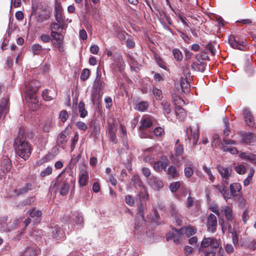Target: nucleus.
<instances>
[{"mask_svg": "<svg viewBox=\"0 0 256 256\" xmlns=\"http://www.w3.org/2000/svg\"><path fill=\"white\" fill-rule=\"evenodd\" d=\"M52 168L50 166H48L46 168L40 172V176L42 178H44L52 174Z\"/></svg>", "mask_w": 256, "mask_h": 256, "instance_id": "nucleus-46", "label": "nucleus"}, {"mask_svg": "<svg viewBox=\"0 0 256 256\" xmlns=\"http://www.w3.org/2000/svg\"><path fill=\"white\" fill-rule=\"evenodd\" d=\"M194 164L190 161H186L184 163V174L187 178H190L194 174Z\"/></svg>", "mask_w": 256, "mask_h": 256, "instance_id": "nucleus-21", "label": "nucleus"}, {"mask_svg": "<svg viewBox=\"0 0 256 256\" xmlns=\"http://www.w3.org/2000/svg\"><path fill=\"white\" fill-rule=\"evenodd\" d=\"M220 243V240H218L215 238H205L201 242V246L207 248L210 246L212 249H218L219 247Z\"/></svg>", "mask_w": 256, "mask_h": 256, "instance_id": "nucleus-10", "label": "nucleus"}, {"mask_svg": "<svg viewBox=\"0 0 256 256\" xmlns=\"http://www.w3.org/2000/svg\"><path fill=\"white\" fill-rule=\"evenodd\" d=\"M170 212L172 214V216L175 219L177 224L179 226H181L182 224V222L180 219V214L178 212L176 206L174 204H170Z\"/></svg>", "mask_w": 256, "mask_h": 256, "instance_id": "nucleus-20", "label": "nucleus"}, {"mask_svg": "<svg viewBox=\"0 0 256 256\" xmlns=\"http://www.w3.org/2000/svg\"><path fill=\"white\" fill-rule=\"evenodd\" d=\"M53 125V122L52 120H46L44 124V130L46 132H49L51 128H52Z\"/></svg>", "mask_w": 256, "mask_h": 256, "instance_id": "nucleus-44", "label": "nucleus"}, {"mask_svg": "<svg viewBox=\"0 0 256 256\" xmlns=\"http://www.w3.org/2000/svg\"><path fill=\"white\" fill-rule=\"evenodd\" d=\"M54 156L50 153H48L46 156H45L44 158H42L40 161L42 163H44L46 162H48L54 158Z\"/></svg>", "mask_w": 256, "mask_h": 256, "instance_id": "nucleus-57", "label": "nucleus"}, {"mask_svg": "<svg viewBox=\"0 0 256 256\" xmlns=\"http://www.w3.org/2000/svg\"><path fill=\"white\" fill-rule=\"evenodd\" d=\"M168 165V160L166 156H162L160 157V160L155 162L153 164L154 169L157 172H160L164 170L166 172V168Z\"/></svg>", "mask_w": 256, "mask_h": 256, "instance_id": "nucleus-8", "label": "nucleus"}, {"mask_svg": "<svg viewBox=\"0 0 256 256\" xmlns=\"http://www.w3.org/2000/svg\"><path fill=\"white\" fill-rule=\"evenodd\" d=\"M206 48L208 50H209L210 52L212 54V55H215L216 52V49L214 48V46L211 43L207 44L206 46Z\"/></svg>", "mask_w": 256, "mask_h": 256, "instance_id": "nucleus-58", "label": "nucleus"}, {"mask_svg": "<svg viewBox=\"0 0 256 256\" xmlns=\"http://www.w3.org/2000/svg\"><path fill=\"white\" fill-rule=\"evenodd\" d=\"M38 90V88H33L30 90H28L26 92V102L30 109L34 111L38 107V101L37 100L36 92Z\"/></svg>", "mask_w": 256, "mask_h": 256, "instance_id": "nucleus-3", "label": "nucleus"}, {"mask_svg": "<svg viewBox=\"0 0 256 256\" xmlns=\"http://www.w3.org/2000/svg\"><path fill=\"white\" fill-rule=\"evenodd\" d=\"M149 104L146 102H142L136 104L135 109L140 112L145 111L148 107Z\"/></svg>", "mask_w": 256, "mask_h": 256, "instance_id": "nucleus-36", "label": "nucleus"}, {"mask_svg": "<svg viewBox=\"0 0 256 256\" xmlns=\"http://www.w3.org/2000/svg\"><path fill=\"white\" fill-rule=\"evenodd\" d=\"M186 134L190 140H192V144L196 146L200 136L198 129L193 130L191 126H189L186 130Z\"/></svg>", "mask_w": 256, "mask_h": 256, "instance_id": "nucleus-12", "label": "nucleus"}, {"mask_svg": "<svg viewBox=\"0 0 256 256\" xmlns=\"http://www.w3.org/2000/svg\"><path fill=\"white\" fill-rule=\"evenodd\" d=\"M202 168L208 174V175L209 176V180L213 182L214 181L215 178L213 176L210 168H208L206 166H203Z\"/></svg>", "mask_w": 256, "mask_h": 256, "instance_id": "nucleus-47", "label": "nucleus"}, {"mask_svg": "<svg viewBox=\"0 0 256 256\" xmlns=\"http://www.w3.org/2000/svg\"><path fill=\"white\" fill-rule=\"evenodd\" d=\"M228 232L232 234V241L234 245L236 246L238 244V234H236V231L232 230L230 224H228Z\"/></svg>", "mask_w": 256, "mask_h": 256, "instance_id": "nucleus-35", "label": "nucleus"}, {"mask_svg": "<svg viewBox=\"0 0 256 256\" xmlns=\"http://www.w3.org/2000/svg\"><path fill=\"white\" fill-rule=\"evenodd\" d=\"M242 186L239 183H233L230 185V188L232 195L237 196L238 192L241 190Z\"/></svg>", "mask_w": 256, "mask_h": 256, "instance_id": "nucleus-30", "label": "nucleus"}, {"mask_svg": "<svg viewBox=\"0 0 256 256\" xmlns=\"http://www.w3.org/2000/svg\"><path fill=\"white\" fill-rule=\"evenodd\" d=\"M50 29L51 30L50 34H60V30H62L64 29V24L63 22H58L56 21L51 23L50 26Z\"/></svg>", "mask_w": 256, "mask_h": 256, "instance_id": "nucleus-18", "label": "nucleus"}, {"mask_svg": "<svg viewBox=\"0 0 256 256\" xmlns=\"http://www.w3.org/2000/svg\"><path fill=\"white\" fill-rule=\"evenodd\" d=\"M85 104L83 102H80L78 104V111L80 113V116L82 118H85L88 115V112L85 109Z\"/></svg>", "mask_w": 256, "mask_h": 256, "instance_id": "nucleus-33", "label": "nucleus"}, {"mask_svg": "<svg viewBox=\"0 0 256 256\" xmlns=\"http://www.w3.org/2000/svg\"><path fill=\"white\" fill-rule=\"evenodd\" d=\"M52 236L56 240H58L63 237L64 234L60 228L56 226L52 228Z\"/></svg>", "mask_w": 256, "mask_h": 256, "instance_id": "nucleus-32", "label": "nucleus"}, {"mask_svg": "<svg viewBox=\"0 0 256 256\" xmlns=\"http://www.w3.org/2000/svg\"><path fill=\"white\" fill-rule=\"evenodd\" d=\"M132 184L136 188H142L144 186L142 184V182H141L140 177L138 176L135 175L133 176L132 178Z\"/></svg>", "mask_w": 256, "mask_h": 256, "instance_id": "nucleus-37", "label": "nucleus"}, {"mask_svg": "<svg viewBox=\"0 0 256 256\" xmlns=\"http://www.w3.org/2000/svg\"><path fill=\"white\" fill-rule=\"evenodd\" d=\"M182 228L184 230L183 232H184L188 237L194 235L196 232V230L192 226H188L186 228Z\"/></svg>", "mask_w": 256, "mask_h": 256, "instance_id": "nucleus-43", "label": "nucleus"}, {"mask_svg": "<svg viewBox=\"0 0 256 256\" xmlns=\"http://www.w3.org/2000/svg\"><path fill=\"white\" fill-rule=\"evenodd\" d=\"M125 202L127 204L132 206L134 203V200L133 196L130 195H127L125 196Z\"/></svg>", "mask_w": 256, "mask_h": 256, "instance_id": "nucleus-54", "label": "nucleus"}, {"mask_svg": "<svg viewBox=\"0 0 256 256\" xmlns=\"http://www.w3.org/2000/svg\"><path fill=\"white\" fill-rule=\"evenodd\" d=\"M216 169L222 178V184H228L229 179L232 170L230 167H224L220 165H218Z\"/></svg>", "mask_w": 256, "mask_h": 256, "instance_id": "nucleus-5", "label": "nucleus"}, {"mask_svg": "<svg viewBox=\"0 0 256 256\" xmlns=\"http://www.w3.org/2000/svg\"><path fill=\"white\" fill-rule=\"evenodd\" d=\"M81 158V154H78L76 156H73L70 162L69 165L70 168H73L74 166L78 162Z\"/></svg>", "mask_w": 256, "mask_h": 256, "instance_id": "nucleus-45", "label": "nucleus"}, {"mask_svg": "<svg viewBox=\"0 0 256 256\" xmlns=\"http://www.w3.org/2000/svg\"><path fill=\"white\" fill-rule=\"evenodd\" d=\"M228 42L230 46L234 48L243 50L246 46V43L243 41H238L236 37L230 36L228 38Z\"/></svg>", "mask_w": 256, "mask_h": 256, "instance_id": "nucleus-14", "label": "nucleus"}, {"mask_svg": "<svg viewBox=\"0 0 256 256\" xmlns=\"http://www.w3.org/2000/svg\"><path fill=\"white\" fill-rule=\"evenodd\" d=\"M242 142L248 144L252 145L256 142V135L252 133L246 134L243 136Z\"/></svg>", "mask_w": 256, "mask_h": 256, "instance_id": "nucleus-25", "label": "nucleus"}, {"mask_svg": "<svg viewBox=\"0 0 256 256\" xmlns=\"http://www.w3.org/2000/svg\"><path fill=\"white\" fill-rule=\"evenodd\" d=\"M59 117L62 122H64L69 117V114L66 110H63L60 112Z\"/></svg>", "mask_w": 256, "mask_h": 256, "instance_id": "nucleus-50", "label": "nucleus"}, {"mask_svg": "<svg viewBox=\"0 0 256 256\" xmlns=\"http://www.w3.org/2000/svg\"><path fill=\"white\" fill-rule=\"evenodd\" d=\"M174 56L176 60L181 61L182 59V54L181 51L178 48H174L172 50Z\"/></svg>", "mask_w": 256, "mask_h": 256, "instance_id": "nucleus-41", "label": "nucleus"}, {"mask_svg": "<svg viewBox=\"0 0 256 256\" xmlns=\"http://www.w3.org/2000/svg\"><path fill=\"white\" fill-rule=\"evenodd\" d=\"M206 226L209 232L214 233L216 231L217 220L216 216L214 214H210L208 216Z\"/></svg>", "mask_w": 256, "mask_h": 256, "instance_id": "nucleus-13", "label": "nucleus"}, {"mask_svg": "<svg viewBox=\"0 0 256 256\" xmlns=\"http://www.w3.org/2000/svg\"><path fill=\"white\" fill-rule=\"evenodd\" d=\"M90 76V70L88 69H84L82 70L81 75L80 79L82 80H86L88 79Z\"/></svg>", "mask_w": 256, "mask_h": 256, "instance_id": "nucleus-53", "label": "nucleus"}, {"mask_svg": "<svg viewBox=\"0 0 256 256\" xmlns=\"http://www.w3.org/2000/svg\"><path fill=\"white\" fill-rule=\"evenodd\" d=\"M140 188V192L138 194L139 196L143 199H148L149 198V194L146 186H144L142 188Z\"/></svg>", "mask_w": 256, "mask_h": 256, "instance_id": "nucleus-38", "label": "nucleus"}, {"mask_svg": "<svg viewBox=\"0 0 256 256\" xmlns=\"http://www.w3.org/2000/svg\"><path fill=\"white\" fill-rule=\"evenodd\" d=\"M67 132L66 130L62 131L58 136L57 138L56 144L64 148V145L66 142V138L67 136Z\"/></svg>", "mask_w": 256, "mask_h": 256, "instance_id": "nucleus-26", "label": "nucleus"}, {"mask_svg": "<svg viewBox=\"0 0 256 256\" xmlns=\"http://www.w3.org/2000/svg\"><path fill=\"white\" fill-rule=\"evenodd\" d=\"M76 126L80 130H86L88 128V126L86 125V124L81 121H78L76 122Z\"/></svg>", "mask_w": 256, "mask_h": 256, "instance_id": "nucleus-59", "label": "nucleus"}, {"mask_svg": "<svg viewBox=\"0 0 256 256\" xmlns=\"http://www.w3.org/2000/svg\"><path fill=\"white\" fill-rule=\"evenodd\" d=\"M42 96L44 100L50 101L56 97V93L54 90L46 89L43 91Z\"/></svg>", "mask_w": 256, "mask_h": 256, "instance_id": "nucleus-28", "label": "nucleus"}, {"mask_svg": "<svg viewBox=\"0 0 256 256\" xmlns=\"http://www.w3.org/2000/svg\"><path fill=\"white\" fill-rule=\"evenodd\" d=\"M167 172L172 178H175L178 175L176 169L174 166H170L168 169Z\"/></svg>", "mask_w": 256, "mask_h": 256, "instance_id": "nucleus-49", "label": "nucleus"}, {"mask_svg": "<svg viewBox=\"0 0 256 256\" xmlns=\"http://www.w3.org/2000/svg\"><path fill=\"white\" fill-rule=\"evenodd\" d=\"M161 106L165 114H170L172 108L170 102L166 101H162Z\"/></svg>", "mask_w": 256, "mask_h": 256, "instance_id": "nucleus-34", "label": "nucleus"}, {"mask_svg": "<svg viewBox=\"0 0 256 256\" xmlns=\"http://www.w3.org/2000/svg\"><path fill=\"white\" fill-rule=\"evenodd\" d=\"M75 222L78 224H81L83 223V218L78 212L75 214Z\"/></svg>", "mask_w": 256, "mask_h": 256, "instance_id": "nucleus-61", "label": "nucleus"}, {"mask_svg": "<svg viewBox=\"0 0 256 256\" xmlns=\"http://www.w3.org/2000/svg\"><path fill=\"white\" fill-rule=\"evenodd\" d=\"M228 184H222L220 185H213L212 186L218 190L222 195L224 199L226 201L228 199L230 198L229 196L228 189L226 186Z\"/></svg>", "mask_w": 256, "mask_h": 256, "instance_id": "nucleus-17", "label": "nucleus"}, {"mask_svg": "<svg viewBox=\"0 0 256 256\" xmlns=\"http://www.w3.org/2000/svg\"><path fill=\"white\" fill-rule=\"evenodd\" d=\"M243 114L244 117V121L246 124L250 127L254 126L255 124L254 118L252 112L249 110L247 108L244 110Z\"/></svg>", "mask_w": 256, "mask_h": 256, "instance_id": "nucleus-16", "label": "nucleus"}, {"mask_svg": "<svg viewBox=\"0 0 256 256\" xmlns=\"http://www.w3.org/2000/svg\"><path fill=\"white\" fill-rule=\"evenodd\" d=\"M129 58L130 59V64L131 68H138V63L137 61L133 57L129 56Z\"/></svg>", "mask_w": 256, "mask_h": 256, "instance_id": "nucleus-64", "label": "nucleus"}, {"mask_svg": "<svg viewBox=\"0 0 256 256\" xmlns=\"http://www.w3.org/2000/svg\"><path fill=\"white\" fill-rule=\"evenodd\" d=\"M26 214L30 218H40L42 215V212L40 210H36L34 207L30 208L27 211Z\"/></svg>", "mask_w": 256, "mask_h": 256, "instance_id": "nucleus-31", "label": "nucleus"}, {"mask_svg": "<svg viewBox=\"0 0 256 256\" xmlns=\"http://www.w3.org/2000/svg\"><path fill=\"white\" fill-rule=\"evenodd\" d=\"M8 219L6 216H4L0 218V232H9L15 228L20 223V220L18 219L11 220L8 224L6 221Z\"/></svg>", "mask_w": 256, "mask_h": 256, "instance_id": "nucleus-4", "label": "nucleus"}, {"mask_svg": "<svg viewBox=\"0 0 256 256\" xmlns=\"http://www.w3.org/2000/svg\"><path fill=\"white\" fill-rule=\"evenodd\" d=\"M75 179L71 174L66 175L64 178L59 182L58 180L55 184H58V186L60 188V194L62 196H66L68 192L70 186V184H74Z\"/></svg>", "mask_w": 256, "mask_h": 256, "instance_id": "nucleus-2", "label": "nucleus"}, {"mask_svg": "<svg viewBox=\"0 0 256 256\" xmlns=\"http://www.w3.org/2000/svg\"><path fill=\"white\" fill-rule=\"evenodd\" d=\"M15 150L16 154L24 159L27 160L32 152V148L30 144L26 141V138L23 134L19 132L14 140Z\"/></svg>", "mask_w": 256, "mask_h": 256, "instance_id": "nucleus-1", "label": "nucleus"}, {"mask_svg": "<svg viewBox=\"0 0 256 256\" xmlns=\"http://www.w3.org/2000/svg\"><path fill=\"white\" fill-rule=\"evenodd\" d=\"M152 92L154 95L156 97V98L160 99L162 98V90L156 88H154L152 90Z\"/></svg>", "mask_w": 256, "mask_h": 256, "instance_id": "nucleus-56", "label": "nucleus"}, {"mask_svg": "<svg viewBox=\"0 0 256 256\" xmlns=\"http://www.w3.org/2000/svg\"><path fill=\"white\" fill-rule=\"evenodd\" d=\"M54 12L56 20L58 22H63L64 18L62 17V8L60 4H56L54 8Z\"/></svg>", "mask_w": 256, "mask_h": 256, "instance_id": "nucleus-22", "label": "nucleus"}, {"mask_svg": "<svg viewBox=\"0 0 256 256\" xmlns=\"http://www.w3.org/2000/svg\"><path fill=\"white\" fill-rule=\"evenodd\" d=\"M89 178L88 172L85 169H82L79 173L78 184L80 186H86Z\"/></svg>", "mask_w": 256, "mask_h": 256, "instance_id": "nucleus-15", "label": "nucleus"}, {"mask_svg": "<svg viewBox=\"0 0 256 256\" xmlns=\"http://www.w3.org/2000/svg\"><path fill=\"white\" fill-rule=\"evenodd\" d=\"M174 112L177 118L180 120H184L186 116L184 110L180 106H177L175 108Z\"/></svg>", "mask_w": 256, "mask_h": 256, "instance_id": "nucleus-27", "label": "nucleus"}, {"mask_svg": "<svg viewBox=\"0 0 256 256\" xmlns=\"http://www.w3.org/2000/svg\"><path fill=\"white\" fill-rule=\"evenodd\" d=\"M42 50V46L38 44H33L31 48V50L34 54H39Z\"/></svg>", "mask_w": 256, "mask_h": 256, "instance_id": "nucleus-40", "label": "nucleus"}, {"mask_svg": "<svg viewBox=\"0 0 256 256\" xmlns=\"http://www.w3.org/2000/svg\"><path fill=\"white\" fill-rule=\"evenodd\" d=\"M106 107V108L110 109L112 106V99L110 96H106L104 98Z\"/></svg>", "mask_w": 256, "mask_h": 256, "instance_id": "nucleus-60", "label": "nucleus"}, {"mask_svg": "<svg viewBox=\"0 0 256 256\" xmlns=\"http://www.w3.org/2000/svg\"><path fill=\"white\" fill-rule=\"evenodd\" d=\"M180 84L184 92L188 91L190 86L188 82L186 79L182 78L180 80Z\"/></svg>", "mask_w": 256, "mask_h": 256, "instance_id": "nucleus-42", "label": "nucleus"}, {"mask_svg": "<svg viewBox=\"0 0 256 256\" xmlns=\"http://www.w3.org/2000/svg\"><path fill=\"white\" fill-rule=\"evenodd\" d=\"M32 190V184L31 183H26L22 188L14 190L16 196H20Z\"/></svg>", "mask_w": 256, "mask_h": 256, "instance_id": "nucleus-24", "label": "nucleus"}, {"mask_svg": "<svg viewBox=\"0 0 256 256\" xmlns=\"http://www.w3.org/2000/svg\"><path fill=\"white\" fill-rule=\"evenodd\" d=\"M176 156H181L184 152V148L182 145L179 144L175 148Z\"/></svg>", "mask_w": 256, "mask_h": 256, "instance_id": "nucleus-63", "label": "nucleus"}, {"mask_svg": "<svg viewBox=\"0 0 256 256\" xmlns=\"http://www.w3.org/2000/svg\"><path fill=\"white\" fill-rule=\"evenodd\" d=\"M1 170L4 172H10L12 168V163L10 159L6 156H3L2 158Z\"/></svg>", "mask_w": 256, "mask_h": 256, "instance_id": "nucleus-19", "label": "nucleus"}, {"mask_svg": "<svg viewBox=\"0 0 256 256\" xmlns=\"http://www.w3.org/2000/svg\"><path fill=\"white\" fill-rule=\"evenodd\" d=\"M236 171L240 174H243L245 172L244 166L242 165H238L235 167Z\"/></svg>", "mask_w": 256, "mask_h": 256, "instance_id": "nucleus-62", "label": "nucleus"}, {"mask_svg": "<svg viewBox=\"0 0 256 256\" xmlns=\"http://www.w3.org/2000/svg\"><path fill=\"white\" fill-rule=\"evenodd\" d=\"M38 249L36 246L27 248L23 252L22 256H36Z\"/></svg>", "mask_w": 256, "mask_h": 256, "instance_id": "nucleus-29", "label": "nucleus"}, {"mask_svg": "<svg viewBox=\"0 0 256 256\" xmlns=\"http://www.w3.org/2000/svg\"><path fill=\"white\" fill-rule=\"evenodd\" d=\"M140 126L139 134L141 138H146L148 137V134L144 132V130L150 127L152 122L151 118L148 116H143L140 122Z\"/></svg>", "mask_w": 256, "mask_h": 256, "instance_id": "nucleus-6", "label": "nucleus"}, {"mask_svg": "<svg viewBox=\"0 0 256 256\" xmlns=\"http://www.w3.org/2000/svg\"><path fill=\"white\" fill-rule=\"evenodd\" d=\"M147 180L148 185L154 190H159L164 186L162 180L154 176L150 177Z\"/></svg>", "mask_w": 256, "mask_h": 256, "instance_id": "nucleus-11", "label": "nucleus"}, {"mask_svg": "<svg viewBox=\"0 0 256 256\" xmlns=\"http://www.w3.org/2000/svg\"><path fill=\"white\" fill-rule=\"evenodd\" d=\"M222 142L218 134H214L212 136V148H216L218 146H220Z\"/></svg>", "mask_w": 256, "mask_h": 256, "instance_id": "nucleus-39", "label": "nucleus"}, {"mask_svg": "<svg viewBox=\"0 0 256 256\" xmlns=\"http://www.w3.org/2000/svg\"><path fill=\"white\" fill-rule=\"evenodd\" d=\"M224 134L226 136H227L229 134L230 130L229 126H228V124H229L228 120L226 118H224Z\"/></svg>", "mask_w": 256, "mask_h": 256, "instance_id": "nucleus-48", "label": "nucleus"}, {"mask_svg": "<svg viewBox=\"0 0 256 256\" xmlns=\"http://www.w3.org/2000/svg\"><path fill=\"white\" fill-rule=\"evenodd\" d=\"M154 133L156 136H161L164 134V130L161 127H157L154 130Z\"/></svg>", "mask_w": 256, "mask_h": 256, "instance_id": "nucleus-52", "label": "nucleus"}, {"mask_svg": "<svg viewBox=\"0 0 256 256\" xmlns=\"http://www.w3.org/2000/svg\"><path fill=\"white\" fill-rule=\"evenodd\" d=\"M52 38V44L60 52H62L64 51V37L62 34H50Z\"/></svg>", "mask_w": 256, "mask_h": 256, "instance_id": "nucleus-7", "label": "nucleus"}, {"mask_svg": "<svg viewBox=\"0 0 256 256\" xmlns=\"http://www.w3.org/2000/svg\"><path fill=\"white\" fill-rule=\"evenodd\" d=\"M221 213L225 216L228 221L232 220L234 218L232 210L230 206H222L221 209Z\"/></svg>", "mask_w": 256, "mask_h": 256, "instance_id": "nucleus-23", "label": "nucleus"}, {"mask_svg": "<svg viewBox=\"0 0 256 256\" xmlns=\"http://www.w3.org/2000/svg\"><path fill=\"white\" fill-rule=\"evenodd\" d=\"M180 186V182H174L170 184V189L172 192H176Z\"/></svg>", "mask_w": 256, "mask_h": 256, "instance_id": "nucleus-51", "label": "nucleus"}, {"mask_svg": "<svg viewBox=\"0 0 256 256\" xmlns=\"http://www.w3.org/2000/svg\"><path fill=\"white\" fill-rule=\"evenodd\" d=\"M219 224L222 226V233L224 234L225 232V231L228 229V224H225L224 220L223 219H220L219 220Z\"/></svg>", "mask_w": 256, "mask_h": 256, "instance_id": "nucleus-55", "label": "nucleus"}, {"mask_svg": "<svg viewBox=\"0 0 256 256\" xmlns=\"http://www.w3.org/2000/svg\"><path fill=\"white\" fill-rule=\"evenodd\" d=\"M173 232H168L166 235V239L167 241L170 240H172L174 243L178 244L180 242V240L181 238L182 235L183 234V229L180 228L178 230L176 228H174Z\"/></svg>", "mask_w": 256, "mask_h": 256, "instance_id": "nucleus-9", "label": "nucleus"}]
</instances>
